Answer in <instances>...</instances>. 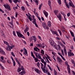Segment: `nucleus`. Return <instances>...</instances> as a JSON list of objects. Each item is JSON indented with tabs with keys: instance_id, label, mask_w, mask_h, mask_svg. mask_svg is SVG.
<instances>
[{
	"instance_id": "obj_1",
	"label": "nucleus",
	"mask_w": 75,
	"mask_h": 75,
	"mask_svg": "<svg viewBox=\"0 0 75 75\" xmlns=\"http://www.w3.org/2000/svg\"><path fill=\"white\" fill-rule=\"evenodd\" d=\"M41 61L42 62V63H43V64H44H44H42V63H40L41 66V68L44 73H45V71H46V69H45V68L46 67V65H47V63L46 62L44 61V60L43 59H41ZM43 67L44 68H43Z\"/></svg>"
},
{
	"instance_id": "obj_2",
	"label": "nucleus",
	"mask_w": 75,
	"mask_h": 75,
	"mask_svg": "<svg viewBox=\"0 0 75 75\" xmlns=\"http://www.w3.org/2000/svg\"><path fill=\"white\" fill-rule=\"evenodd\" d=\"M16 33L18 35V36L19 37H21L22 38H24V39H25V37L23 36V35L21 34L20 33L18 32V31H16Z\"/></svg>"
},
{
	"instance_id": "obj_3",
	"label": "nucleus",
	"mask_w": 75,
	"mask_h": 75,
	"mask_svg": "<svg viewBox=\"0 0 75 75\" xmlns=\"http://www.w3.org/2000/svg\"><path fill=\"white\" fill-rule=\"evenodd\" d=\"M65 64L66 65H67V70H68V73L69 74H70L71 73V71H70V68H69V65H68V62L66 61L65 62Z\"/></svg>"
},
{
	"instance_id": "obj_4",
	"label": "nucleus",
	"mask_w": 75,
	"mask_h": 75,
	"mask_svg": "<svg viewBox=\"0 0 75 75\" xmlns=\"http://www.w3.org/2000/svg\"><path fill=\"white\" fill-rule=\"evenodd\" d=\"M4 6L5 7V8H6V9H8V11H10L11 10V9H10V6H9L7 4H4Z\"/></svg>"
},
{
	"instance_id": "obj_5",
	"label": "nucleus",
	"mask_w": 75,
	"mask_h": 75,
	"mask_svg": "<svg viewBox=\"0 0 75 75\" xmlns=\"http://www.w3.org/2000/svg\"><path fill=\"white\" fill-rule=\"evenodd\" d=\"M69 1H70L71 2H69V6H71V7H72L73 8H75V6H74V4L72 3V1L71 0H69Z\"/></svg>"
},
{
	"instance_id": "obj_6",
	"label": "nucleus",
	"mask_w": 75,
	"mask_h": 75,
	"mask_svg": "<svg viewBox=\"0 0 75 75\" xmlns=\"http://www.w3.org/2000/svg\"><path fill=\"white\" fill-rule=\"evenodd\" d=\"M24 50H25V52H23V54L25 55L26 56H28V53H27V50H26V49L24 48H23Z\"/></svg>"
},
{
	"instance_id": "obj_7",
	"label": "nucleus",
	"mask_w": 75,
	"mask_h": 75,
	"mask_svg": "<svg viewBox=\"0 0 75 75\" xmlns=\"http://www.w3.org/2000/svg\"><path fill=\"white\" fill-rule=\"evenodd\" d=\"M0 53L1 54H3V55H6L5 52L1 48H0Z\"/></svg>"
},
{
	"instance_id": "obj_8",
	"label": "nucleus",
	"mask_w": 75,
	"mask_h": 75,
	"mask_svg": "<svg viewBox=\"0 0 75 75\" xmlns=\"http://www.w3.org/2000/svg\"><path fill=\"white\" fill-rule=\"evenodd\" d=\"M35 55L36 57H37V58H39V59H41H41H43L41 58V55L40 54V53H38V55L37 54H35Z\"/></svg>"
},
{
	"instance_id": "obj_9",
	"label": "nucleus",
	"mask_w": 75,
	"mask_h": 75,
	"mask_svg": "<svg viewBox=\"0 0 75 75\" xmlns=\"http://www.w3.org/2000/svg\"><path fill=\"white\" fill-rule=\"evenodd\" d=\"M68 55L69 57L70 56L71 57V56H74V54L73 53H71L70 52H68Z\"/></svg>"
},
{
	"instance_id": "obj_10",
	"label": "nucleus",
	"mask_w": 75,
	"mask_h": 75,
	"mask_svg": "<svg viewBox=\"0 0 75 75\" xmlns=\"http://www.w3.org/2000/svg\"><path fill=\"white\" fill-rule=\"evenodd\" d=\"M49 42L52 46H54V42L52 40H50Z\"/></svg>"
},
{
	"instance_id": "obj_11",
	"label": "nucleus",
	"mask_w": 75,
	"mask_h": 75,
	"mask_svg": "<svg viewBox=\"0 0 75 75\" xmlns=\"http://www.w3.org/2000/svg\"><path fill=\"white\" fill-rule=\"evenodd\" d=\"M46 17L47 18L48 17V13L46 11H43Z\"/></svg>"
},
{
	"instance_id": "obj_12",
	"label": "nucleus",
	"mask_w": 75,
	"mask_h": 75,
	"mask_svg": "<svg viewBox=\"0 0 75 75\" xmlns=\"http://www.w3.org/2000/svg\"><path fill=\"white\" fill-rule=\"evenodd\" d=\"M64 3L66 4V6H67V8H69V5L67 3V2L66 0H64Z\"/></svg>"
},
{
	"instance_id": "obj_13",
	"label": "nucleus",
	"mask_w": 75,
	"mask_h": 75,
	"mask_svg": "<svg viewBox=\"0 0 75 75\" xmlns=\"http://www.w3.org/2000/svg\"><path fill=\"white\" fill-rule=\"evenodd\" d=\"M47 25L48 27H51V23L50 21H49L47 23Z\"/></svg>"
},
{
	"instance_id": "obj_14",
	"label": "nucleus",
	"mask_w": 75,
	"mask_h": 75,
	"mask_svg": "<svg viewBox=\"0 0 75 75\" xmlns=\"http://www.w3.org/2000/svg\"><path fill=\"white\" fill-rule=\"evenodd\" d=\"M8 48L9 49V51H11V49H10V48H11V49H13V48H14V45H12V46H8Z\"/></svg>"
},
{
	"instance_id": "obj_15",
	"label": "nucleus",
	"mask_w": 75,
	"mask_h": 75,
	"mask_svg": "<svg viewBox=\"0 0 75 75\" xmlns=\"http://www.w3.org/2000/svg\"><path fill=\"white\" fill-rule=\"evenodd\" d=\"M28 30H29V28H28V27H27L26 28V29L24 30V31L25 33H27V31H28Z\"/></svg>"
},
{
	"instance_id": "obj_16",
	"label": "nucleus",
	"mask_w": 75,
	"mask_h": 75,
	"mask_svg": "<svg viewBox=\"0 0 75 75\" xmlns=\"http://www.w3.org/2000/svg\"><path fill=\"white\" fill-rule=\"evenodd\" d=\"M35 71L37 73V74H40V70H39L38 69H35Z\"/></svg>"
},
{
	"instance_id": "obj_17",
	"label": "nucleus",
	"mask_w": 75,
	"mask_h": 75,
	"mask_svg": "<svg viewBox=\"0 0 75 75\" xmlns=\"http://www.w3.org/2000/svg\"><path fill=\"white\" fill-rule=\"evenodd\" d=\"M33 37L34 38V42H35V41H36L37 40V38H36L35 36H33Z\"/></svg>"
},
{
	"instance_id": "obj_18",
	"label": "nucleus",
	"mask_w": 75,
	"mask_h": 75,
	"mask_svg": "<svg viewBox=\"0 0 75 75\" xmlns=\"http://www.w3.org/2000/svg\"><path fill=\"white\" fill-rule=\"evenodd\" d=\"M57 17L59 18L60 21H61V18H62V17H61V15L59 14V16H57Z\"/></svg>"
},
{
	"instance_id": "obj_19",
	"label": "nucleus",
	"mask_w": 75,
	"mask_h": 75,
	"mask_svg": "<svg viewBox=\"0 0 75 75\" xmlns=\"http://www.w3.org/2000/svg\"><path fill=\"white\" fill-rule=\"evenodd\" d=\"M43 45H44V44H42V45L41 43L39 44V45L40 47H42V48H44L45 47V46Z\"/></svg>"
},
{
	"instance_id": "obj_20",
	"label": "nucleus",
	"mask_w": 75,
	"mask_h": 75,
	"mask_svg": "<svg viewBox=\"0 0 75 75\" xmlns=\"http://www.w3.org/2000/svg\"><path fill=\"white\" fill-rule=\"evenodd\" d=\"M48 4L50 7V8H51V1L49 0L48 1Z\"/></svg>"
},
{
	"instance_id": "obj_21",
	"label": "nucleus",
	"mask_w": 75,
	"mask_h": 75,
	"mask_svg": "<svg viewBox=\"0 0 75 75\" xmlns=\"http://www.w3.org/2000/svg\"><path fill=\"white\" fill-rule=\"evenodd\" d=\"M42 25L43 27L44 28L46 26V23H45L43 22L42 23Z\"/></svg>"
},
{
	"instance_id": "obj_22",
	"label": "nucleus",
	"mask_w": 75,
	"mask_h": 75,
	"mask_svg": "<svg viewBox=\"0 0 75 75\" xmlns=\"http://www.w3.org/2000/svg\"><path fill=\"white\" fill-rule=\"evenodd\" d=\"M38 0H34V1L35 2L37 5L38 6Z\"/></svg>"
},
{
	"instance_id": "obj_23",
	"label": "nucleus",
	"mask_w": 75,
	"mask_h": 75,
	"mask_svg": "<svg viewBox=\"0 0 75 75\" xmlns=\"http://www.w3.org/2000/svg\"><path fill=\"white\" fill-rule=\"evenodd\" d=\"M57 62H59V64H61L62 62V60L61 59H60L59 60H57Z\"/></svg>"
},
{
	"instance_id": "obj_24",
	"label": "nucleus",
	"mask_w": 75,
	"mask_h": 75,
	"mask_svg": "<svg viewBox=\"0 0 75 75\" xmlns=\"http://www.w3.org/2000/svg\"><path fill=\"white\" fill-rule=\"evenodd\" d=\"M54 13L55 15H57V13H58V11L57 10H55L54 11Z\"/></svg>"
},
{
	"instance_id": "obj_25",
	"label": "nucleus",
	"mask_w": 75,
	"mask_h": 75,
	"mask_svg": "<svg viewBox=\"0 0 75 75\" xmlns=\"http://www.w3.org/2000/svg\"><path fill=\"white\" fill-rule=\"evenodd\" d=\"M13 1L14 3H17V2H20V1H19L18 0H13Z\"/></svg>"
},
{
	"instance_id": "obj_26",
	"label": "nucleus",
	"mask_w": 75,
	"mask_h": 75,
	"mask_svg": "<svg viewBox=\"0 0 75 75\" xmlns=\"http://www.w3.org/2000/svg\"><path fill=\"white\" fill-rule=\"evenodd\" d=\"M42 5H43V4H42V3H41V4L40 5V6L39 8V10H41V7L42 6Z\"/></svg>"
},
{
	"instance_id": "obj_27",
	"label": "nucleus",
	"mask_w": 75,
	"mask_h": 75,
	"mask_svg": "<svg viewBox=\"0 0 75 75\" xmlns=\"http://www.w3.org/2000/svg\"><path fill=\"white\" fill-rule=\"evenodd\" d=\"M58 43L59 44H60L61 45H62V46H63L64 45H63V44H62V43L61 42H60L59 41H58Z\"/></svg>"
},
{
	"instance_id": "obj_28",
	"label": "nucleus",
	"mask_w": 75,
	"mask_h": 75,
	"mask_svg": "<svg viewBox=\"0 0 75 75\" xmlns=\"http://www.w3.org/2000/svg\"><path fill=\"white\" fill-rule=\"evenodd\" d=\"M0 67H1L2 69L4 70V67L2 65H1V64L0 63Z\"/></svg>"
},
{
	"instance_id": "obj_29",
	"label": "nucleus",
	"mask_w": 75,
	"mask_h": 75,
	"mask_svg": "<svg viewBox=\"0 0 75 75\" xmlns=\"http://www.w3.org/2000/svg\"><path fill=\"white\" fill-rule=\"evenodd\" d=\"M37 67H38V68H40V63L39 62H38V63L36 64Z\"/></svg>"
},
{
	"instance_id": "obj_30",
	"label": "nucleus",
	"mask_w": 75,
	"mask_h": 75,
	"mask_svg": "<svg viewBox=\"0 0 75 75\" xmlns=\"http://www.w3.org/2000/svg\"><path fill=\"white\" fill-rule=\"evenodd\" d=\"M57 2L59 4H61V0H57Z\"/></svg>"
},
{
	"instance_id": "obj_31",
	"label": "nucleus",
	"mask_w": 75,
	"mask_h": 75,
	"mask_svg": "<svg viewBox=\"0 0 75 75\" xmlns=\"http://www.w3.org/2000/svg\"><path fill=\"white\" fill-rule=\"evenodd\" d=\"M56 48V50H61V47H60V46H59V45H58V49H57V47H55Z\"/></svg>"
},
{
	"instance_id": "obj_32",
	"label": "nucleus",
	"mask_w": 75,
	"mask_h": 75,
	"mask_svg": "<svg viewBox=\"0 0 75 75\" xmlns=\"http://www.w3.org/2000/svg\"><path fill=\"white\" fill-rule=\"evenodd\" d=\"M33 23L34 24H36V19H35L33 21Z\"/></svg>"
},
{
	"instance_id": "obj_33",
	"label": "nucleus",
	"mask_w": 75,
	"mask_h": 75,
	"mask_svg": "<svg viewBox=\"0 0 75 75\" xmlns=\"http://www.w3.org/2000/svg\"><path fill=\"white\" fill-rule=\"evenodd\" d=\"M71 36L73 38H74L75 37V36H74V33L73 32H71Z\"/></svg>"
},
{
	"instance_id": "obj_34",
	"label": "nucleus",
	"mask_w": 75,
	"mask_h": 75,
	"mask_svg": "<svg viewBox=\"0 0 75 75\" xmlns=\"http://www.w3.org/2000/svg\"><path fill=\"white\" fill-rule=\"evenodd\" d=\"M58 31H59L60 35H62V33H61V31L59 30H58Z\"/></svg>"
},
{
	"instance_id": "obj_35",
	"label": "nucleus",
	"mask_w": 75,
	"mask_h": 75,
	"mask_svg": "<svg viewBox=\"0 0 75 75\" xmlns=\"http://www.w3.org/2000/svg\"><path fill=\"white\" fill-rule=\"evenodd\" d=\"M52 33L53 34H56V33H57V31H53L52 32Z\"/></svg>"
},
{
	"instance_id": "obj_36",
	"label": "nucleus",
	"mask_w": 75,
	"mask_h": 75,
	"mask_svg": "<svg viewBox=\"0 0 75 75\" xmlns=\"http://www.w3.org/2000/svg\"><path fill=\"white\" fill-rule=\"evenodd\" d=\"M21 9H22V10H23V11H24L25 10V8H24V6H22L21 7Z\"/></svg>"
},
{
	"instance_id": "obj_37",
	"label": "nucleus",
	"mask_w": 75,
	"mask_h": 75,
	"mask_svg": "<svg viewBox=\"0 0 75 75\" xmlns=\"http://www.w3.org/2000/svg\"><path fill=\"white\" fill-rule=\"evenodd\" d=\"M21 74H25V71H23L21 72Z\"/></svg>"
},
{
	"instance_id": "obj_38",
	"label": "nucleus",
	"mask_w": 75,
	"mask_h": 75,
	"mask_svg": "<svg viewBox=\"0 0 75 75\" xmlns=\"http://www.w3.org/2000/svg\"><path fill=\"white\" fill-rule=\"evenodd\" d=\"M35 62H38V59L37 58H35Z\"/></svg>"
},
{
	"instance_id": "obj_39",
	"label": "nucleus",
	"mask_w": 75,
	"mask_h": 75,
	"mask_svg": "<svg viewBox=\"0 0 75 75\" xmlns=\"http://www.w3.org/2000/svg\"><path fill=\"white\" fill-rule=\"evenodd\" d=\"M28 19L30 20V21H32V18H31V17H30V16H29Z\"/></svg>"
},
{
	"instance_id": "obj_40",
	"label": "nucleus",
	"mask_w": 75,
	"mask_h": 75,
	"mask_svg": "<svg viewBox=\"0 0 75 75\" xmlns=\"http://www.w3.org/2000/svg\"><path fill=\"white\" fill-rule=\"evenodd\" d=\"M18 72H20V71H21V69L20 68H19L18 69Z\"/></svg>"
},
{
	"instance_id": "obj_41",
	"label": "nucleus",
	"mask_w": 75,
	"mask_h": 75,
	"mask_svg": "<svg viewBox=\"0 0 75 75\" xmlns=\"http://www.w3.org/2000/svg\"><path fill=\"white\" fill-rule=\"evenodd\" d=\"M54 75H57V71H56V70H54Z\"/></svg>"
},
{
	"instance_id": "obj_42",
	"label": "nucleus",
	"mask_w": 75,
	"mask_h": 75,
	"mask_svg": "<svg viewBox=\"0 0 75 75\" xmlns=\"http://www.w3.org/2000/svg\"><path fill=\"white\" fill-rule=\"evenodd\" d=\"M37 17L38 18V19L39 20H40V21L42 23V21H41V18H40V17L39 16H37Z\"/></svg>"
},
{
	"instance_id": "obj_43",
	"label": "nucleus",
	"mask_w": 75,
	"mask_h": 75,
	"mask_svg": "<svg viewBox=\"0 0 75 75\" xmlns=\"http://www.w3.org/2000/svg\"><path fill=\"white\" fill-rule=\"evenodd\" d=\"M13 66H15L16 65V62H15V61L14 60L13 61Z\"/></svg>"
},
{
	"instance_id": "obj_44",
	"label": "nucleus",
	"mask_w": 75,
	"mask_h": 75,
	"mask_svg": "<svg viewBox=\"0 0 75 75\" xmlns=\"http://www.w3.org/2000/svg\"><path fill=\"white\" fill-rule=\"evenodd\" d=\"M61 57L62 58V59H63L64 60V61H66V60H65V58H64V57H63V56H62V55L61 56Z\"/></svg>"
},
{
	"instance_id": "obj_45",
	"label": "nucleus",
	"mask_w": 75,
	"mask_h": 75,
	"mask_svg": "<svg viewBox=\"0 0 75 75\" xmlns=\"http://www.w3.org/2000/svg\"><path fill=\"white\" fill-rule=\"evenodd\" d=\"M41 54H44V50H41Z\"/></svg>"
},
{
	"instance_id": "obj_46",
	"label": "nucleus",
	"mask_w": 75,
	"mask_h": 75,
	"mask_svg": "<svg viewBox=\"0 0 75 75\" xmlns=\"http://www.w3.org/2000/svg\"><path fill=\"white\" fill-rule=\"evenodd\" d=\"M61 41L62 42H63V44H64V45H65L66 44L65 43V42L64 41H63V40H62Z\"/></svg>"
},
{
	"instance_id": "obj_47",
	"label": "nucleus",
	"mask_w": 75,
	"mask_h": 75,
	"mask_svg": "<svg viewBox=\"0 0 75 75\" xmlns=\"http://www.w3.org/2000/svg\"><path fill=\"white\" fill-rule=\"evenodd\" d=\"M44 28H45V29H47V30H48L49 29V28L48 26H46Z\"/></svg>"
},
{
	"instance_id": "obj_48",
	"label": "nucleus",
	"mask_w": 75,
	"mask_h": 75,
	"mask_svg": "<svg viewBox=\"0 0 75 75\" xmlns=\"http://www.w3.org/2000/svg\"><path fill=\"white\" fill-rule=\"evenodd\" d=\"M7 62L8 64H11V62H10V60L9 59L8 60Z\"/></svg>"
},
{
	"instance_id": "obj_49",
	"label": "nucleus",
	"mask_w": 75,
	"mask_h": 75,
	"mask_svg": "<svg viewBox=\"0 0 75 75\" xmlns=\"http://www.w3.org/2000/svg\"><path fill=\"white\" fill-rule=\"evenodd\" d=\"M11 54H12V55H13V57H15V55L14 54V53H13V52H11Z\"/></svg>"
},
{
	"instance_id": "obj_50",
	"label": "nucleus",
	"mask_w": 75,
	"mask_h": 75,
	"mask_svg": "<svg viewBox=\"0 0 75 75\" xmlns=\"http://www.w3.org/2000/svg\"><path fill=\"white\" fill-rule=\"evenodd\" d=\"M61 13L62 14V15H63L64 16H65V15L64 14V13L63 12H61Z\"/></svg>"
},
{
	"instance_id": "obj_51",
	"label": "nucleus",
	"mask_w": 75,
	"mask_h": 75,
	"mask_svg": "<svg viewBox=\"0 0 75 75\" xmlns=\"http://www.w3.org/2000/svg\"><path fill=\"white\" fill-rule=\"evenodd\" d=\"M13 34L14 35V36H15V37H16V33H15V32H14V31H13Z\"/></svg>"
},
{
	"instance_id": "obj_52",
	"label": "nucleus",
	"mask_w": 75,
	"mask_h": 75,
	"mask_svg": "<svg viewBox=\"0 0 75 75\" xmlns=\"http://www.w3.org/2000/svg\"><path fill=\"white\" fill-rule=\"evenodd\" d=\"M34 51H37V52H38V50H37V49H36V48L35 47L34 48Z\"/></svg>"
},
{
	"instance_id": "obj_53",
	"label": "nucleus",
	"mask_w": 75,
	"mask_h": 75,
	"mask_svg": "<svg viewBox=\"0 0 75 75\" xmlns=\"http://www.w3.org/2000/svg\"><path fill=\"white\" fill-rule=\"evenodd\" d=\"M71 61L73 64H75V62H74V60L72 59L71 60Z\"/></svg>"
},
{
	"instance_id": "obj_54",
	"label": "nucleus",
	"mask_w": 75,
	"mask_h": 75,
	"mask_svg": "<svg viewBox=\"0 0 75 75\" xmlns=\"http://www.w3.org/2000/svg\"><path fill=\"white\" fill-rule=\"evenodd\" d=\"M9 23L10 24H11V25H12L13 26V24L12 23H11V22H9Z\"/></svg>"
},
{
	"instance_id": "obj_55",
	"label": "nucleus",
	"mask_w": 75,
	"mask_h": 75,
	"mask_svg": "<svg viewBox=\"0 0 75 75\" xmlns=\"http://www.w3.org/2000/svg\"><path fill=\"white\" fill-rule=\"evenodd\" d=\"M0 11H1V12H2V13H4V11L2 10V9H1L0 8Z\"/></svg>"
},
{
	"instance_id": "obj_56",
	"label": "nucleus",
	"mask_w": 75,
	"mask_h": 75,
	"mask_svg": "<svg viewBox=\"0 0 75 75\" xmlns=\"http://www.w3.org/2000/svg\"><path fill=\"white\" fill-rule=\"evenodd\" d=\"M67 16L68 17H69L70 16V13H68L67 14Z\"/></svg>"
},
{
	"instance_id": "obj_57",
	"label": "nucleus",
	"mask_w": 75,
	"mask_h": 75,
	"mask_svg": "<svg viewBox=\"0 0 75 75\" xmlns=\"http://www.w3.org/2000/svg\"><path fill=\"white\" fill-rule=\"evenodd\" d=\"M1 58L2 59V60H3L4 59V57L3 56H1Z\"/></svg>"
},
{
	"instance_id": "obj_58",
	"label": "nucleus",
	"mask_w": 75,
	"mask_h": 75,
	"mask_svg": "<svg viewBox=\"0 0 75 75\" xmlns=\"http://www.w3.org/2000/svg\"><path fill=\"white\" fill-rule=\"evenodd\" d=\"M57 67L58 70H59V71H60V69H59V67L58 66H56Z\"/></svg>"
},
{
	"instance_id": "obj_59",
	"label": "nucleus",
	"mask_w": 75,
	"mask_h": 75,
	"mask_svg": "<svg viewBox=\"0 0 75 75\" xmlns=\"http://www.w3.org/2000/svg\"><path fill=\"white\" fill-rule=\"evenodd\" d=\"M2 62H3V63H4V62H6V61H5V60H1Z\"/></svg>"
},
{
	"instance_id": "obj_60",
	"label": "nucleus",
	"mask_w": 75,
	"mask_h": 75,
	"mask_svg": "<svg viewBox=\"0 0 75 75\" xmlns=\"http://www.w3.org/2000/svg\"><path fill=\"white\" fill-rule=\"evenodd\" d=\"M31 54L32 57L33 56L34 54H33V52H31Z\"/></svg>"
},
{
	"instance_id": "obj_61",
	"label": "nucleus",
	"mask_w": 75,
	"mask_h": 75,
	"mask_svg": "<svg viewBox=\"0 0 75 75\" xmlns=\"http://www.w3.org/2000/svg\"><path fill=\"white\" fill-rule=\"evenodd\" d=\"M64 52H67V50H66V49L65 48H64Z\"/></svg>"
},
{
	"instance_id": "obj_62",
	"label": "nucleus",
	"mask_w": 75,
	"mask_h": 75,
	"mask_svg": "<svg viewBox=\"0 0 75 75\" xmlns=\"http://www.w3.org/2000/svg\"><path fill=\"white\" fill-rule=\"evenodd\" d=\"M36 45H37V46L38 47H40V44H36Z\"/></svg>"
},
{
	"instance_id": "obj_63",
	"label": "nucleus",
	"mask_w": 75,
	"mask_h": 75,
	"mask_svg": "<svg viewBox=\"0 0 75 75\" xmlns=\"http://www.w3.org/2000/svg\"><path fill=\"white\" fill-rule=\"evenodd\" d=\"M38 37L39 39H40V40H41V37H40V36H38Z\"/></svg>"
},
{
	"instance_id": "obj_64",
	"label": "nucleus",
	"mask_w": 75,
	"mask_h": 75,
	"mask_svg": "<svg viewBox=\"0 0 75 75\" xmlns=\"http://www.w3.org/2000/svg\"><path fill=\"white\" fill-rule=\"evenodd\" d=\"M12 19H15V18H14V16H12L11 17Z\"/></svg>"
}]
</instances>
